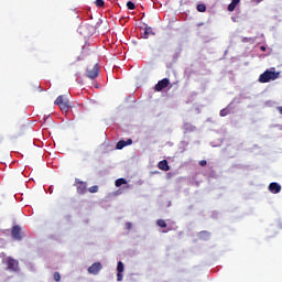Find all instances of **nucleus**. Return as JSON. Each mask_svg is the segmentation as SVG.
<instances>
[{"mask_svg": "<svg viewBox=\"0 0 282 282\" xmlns=\"http://www.w3.org/2000/svg\"><path fill=\"white\" fill-rule=\"evenodd\" d=\"M239 3H241V0H231V3L228 6V12H235V9Z\"/></svg>", "mask_w": 282, "mask_h": 282, "instance_id": "obj_12", "label": "nucleus"}, {"mask_svg": "<svg viewBox=\"0 0 282 282\" xmlns=\"http://www.w3.org/2000/svg\"><path fill=\"white\" fill-rule=\"evenodd\" d=\"M276 110H278L279 113L282 116V106H279V107L276 108Z\"/></svg>", "mask_w": 282, "mask_h": 282, "instance_id": "obj_30", "label": "nucleus"}, {"mask_svg": "<svg viewBox=\"0 0 282 282\" xmlns=\"http://www.w3.org/2000/svg\"><path fill=\"white\" fill-rule=\"evenodd\" d=\"M123 147H127V143H126L124 140H120V141L117 143L116 149H117L118 151H120V150H122Z\"/></svg>", "mask_w": 282, "mask_h": 282, "instance_id": "obj_16", "label": "nucleus"}, {"mask_svg": "<svg viewBox=\"0 0 282 282\" xmlns=\"http://www.w3.org/2000/svg\"><path fill=\"white\" fill-rule=\"evenodd\" d=\"M100 270H102V263L95 262L88 268V274H99Z\"/></svg>", "mask_w": 282, "mask_h": 282, "instance_id": "obj_8", "label": "nucleus"}, {"mask_svg": "<svg viewBox=\"0 0 282 282\" xmlns=\"http://www.w3.org/2000/svg\"><path fill=\"white\" fill-rule=\"evenodd\" d=\"M260 50H261L262 52H265V46H261Z\"/></svg>", "mask_w": 282, "mask_h": 282, "instance_id": "obj_31", "label": "nucleus"}, {"mask_svg": "<svg viewBox=\"0 0 282 282\" xmlns=\"http://www.w3.org/2000/svg\"><path fill=\"white\" fill-rule=\"evenodd\" d=\"M230 113V110L228 108H224L220 110L219 116H221V118H226V116H228Z\"/></svg>", "mask_w": 282, "mask_h": 282, "instance_id": "obj_17", "label": "nucleus"}, {"mask_svg": "<svg viewBox=\"0 0 282 282\" xmlns=\"http://www.w3.org/2000/svg\"><path fill=\"white\" fill-rule=\"evenodd\" d=\"M158 169H160V171H171V166L169 165V161L163 160L160 161L158 164Z\"/></svg>", "mask_w": 282, "mask_h": 282, "instance_id": "obj_11", "label": "nucleus"}, {"mask_svg": "<svg viewBox=\"0 0 282 282\" xmlns=\"http://www.w3.org/2000/svg\"><path fill=\"white\" fill-rule=\"evenodd\" d=\"M131 144H133V140L128 139V140L126 141V147H129V145H131Z\"/></svg>", "mask_w": 282, "mask_h": 282, "instance_id": "obj_26", "label": "nucleus"}, {"mask_svg": "<svg viewBox=\"0 0 282 282\" xmlns=\"http://www.w3.org/2000/svg\"><path fill=\"white\" fill-rule=\"evenodd\" d=\"M98 74H100V68H98V64H96L93 68L87 69L86 76L87 78H90V80H94L95 78H98Z\"/></svg>", "mask_w": 282, "mask_h": 282, "instance_id": "obj_5", "label": "nucleus"}, {"mask_svg": "<svg viewBox=\"0 0 282 282\" xmlns=\"http://www.w3.org/2000/svg\"><path fill=\"white\" fill-rule=\"evenodd\" d=\"M124 184H127V180L126 178H118L115 182V186H117V187H120V186H122Z\"/></svg>", "mask_w": 282, "mask_h": 282, "instance_id": "obj_14", "label": "nucleus"}, {"mask_svg": "<svg viewBox=\"0 0 282 282\" xmlns=\"http://www.w3.org/2000/svg\"><path fill=\"white\" fill-rule=\"evenodd\" d=\"M169 230H171V229H167V230H163V232H169Z\"/></svg>", "mask_w": 282, "mask_h": 282, "instance_id": "obj_33", "label": "nucleus"}, {"mask_svg": "<svg viewBox=\"0 0 282 282\" xmlns=\"http://www.w3.org/2000/svg\"><path fill=\"white\" fill-rule=\"evenodd\" d=\"M131 144H133V140L128 139V140L126 141V147H129V145H131Z\"/></svg>", "mask_w": 282, "mask_h": 282, "instance_id": "obj_27", "label": "nucleus"}, {"mask_svg": "<svg viewBox=\"0 0 282 282\" xmlns=\"http://www.w3.org/2000/svg\"><path fill=\"white\" fill-rule=\"evenodd\" d=\"M53 278H54V281H56V282L61 281V273L55 272V273L53 274Z\"/></svg>", "mask_w": 282, "mask_h": 282, "instance_id": "obj_23", "label": "nucleus"}, {"mask_svg": "<svg viewBox=\"0 0 282 282\" xmlns=\"http://www.w3.org/2000/svg\"><path fill=\"white\" fill-rule=\"evenodd\" d=\"M279 76H280V73L267 69L264 73H262L259 76V83H270V80H276Z\"/></svg>", "mask_w": 282, "mask_h": 282, "instance_id": "obj_1", "label": "nucleus"}, {"mask_svg": "<svg viewBox=\"0 0 282 282\" xmlns=\"http://www.w3.org/2000/svg\"><path fill=\"white\" fill-rule=\"evenodd\" d=\"M156 226H159L160 228H166V220L164 219L156 220Z\"/></svg>", "mask_w": 282, "mask_h": 282, "instance_id": "obj_18", "label": "nucleus"}, {"mask_svg": "<svg viewBox=\"0 0 282 282\" xmlns=\"http://www.w3.org/2000/svg\"><path fill=\"white\" fill-rule=\"evenodd\" d=\"M98 185H94V186H90L89 188H88V192L89 193H98Z\"/></svg>", "mask_w": 282, "mask_h": 282, "instance_id": "obj_22", "label": "nucleus"}, {"mask_svg": "<svg viewBox=\"0 0 282 282\" xmlns=\"http://www.w3.org/2000/svg\"><path fill=\"white\" fill-rule=\"evenodd\" d=\"M169 85H171V80L169 78H163L154 86V91H162L163 89H166Z\"/></svg>", "mask_w": 282, "mask_h": 282, "instance_id": "obj_7", "label": "nucleus"}, {"mask_svg": "<svg viewBox=\"0 0 282 282\" xmlns=\"http://www.w3.org/2000/svg\"><path fill=\"white\" fill-rule=\"evenodd\" d=\"M95 6L96 8H105V0H96Z\"/></svg>", "mask_w": 282, "mask_h": 282, "instance_id": "obj_20", "label": "nucleus"}, {"mask_svg": "<svg viewBox=\"0 0 282 282\" xmlns=\"http://www.w3.org/2000/svg\"><path fill=\"white\" fill-rule=\"evenodd\" d=\"M149 36H155V32L153 31V28L149 26V24H145L142 39H149Z\"/></svg>", "mask_w": 282, "mask_h": 282, "instance_id": "obj_9", "label": "nucleus"}, {"mask_svg": "<svg viewBox=\"0 0 282 282\" xmlns=\"http://www.w3.org/2000/svg\"><path fill=\"white\" fill-rule=\"evenodd\" d=\"M197 12H206V4L200 3L196 7Z\"/></svg>", "mask_w": 282, "mask_h": 282, "instance_id": "obj_19", "label": "nucleus"}, {"mask_svg": "<svg viewBox=\"0 0 282 282\" xmlns=\"http://www.w3.org/2000/svg\"><path fill=\"white\" fill-rule=\"evenodd\" d=\"M200 235H206V237H210V232L208 231H202Z\"/></svg>", "mask_w": 282, "mask_h": 282, "instance_id": "obj_29", "label": "nucleus"}, {"mask_svg": "<svg viewBox=\"0 0 282 282\" xmlns=\"http://www.w3.org/2000/svg\"><path fill=\"white\" fill-rule=\"evenodd\" d=\"M7 270L10 272H19V260H14V258H8Z\"/></svg>", "mask_w": 282, "mask_h": 282, "instance_id": "obj_4", "label": "nucleus"}, {"mask_svg": "<svg viewBox=\"0 0 282 282\" xmlns=\"http://www.w3.org/2000/svg\"><path fill=\"white\" fill-rule=\"evenodd\" d=\"M269 191L270 193H273V195H276V193H281V184L270 183Z\"/></svg>", "mask_w": 282, "mask_h": 282, "instance_id": "obj_10", "label": "nucleus"}, {"mask_svg": "<svg viewBox=\"0 0 282 282\" xmlns=\"http://www.w3.org/2000/svg\"><path fill=\"white\" fill-rule=\"evenodd\" d=\"M127 8H128V10H135V3H133L132 1H128Z\"/></svg>", "mask_w": 282, "mask_h": 282, "instance_id": "obj_21", "label": "nucleus"}, {"mask_svg": "<svg viewBox=\"0 0 282 282\" xmlns=\"http://www.w3.org/2000/svg\"><path fill=\"white\" fill-rule=\"evenodd\" d=\"M75 186L79 195H85L87 193V182H83L78 178L75 180Z\"/></svg>", "mask_w": 282, "mask_h": 282, "instance_id": "obj_6", "label": "nucleus"}, {"mask_svg": "<svg viewBox=\"0 0 282 282\" xmlns=\"http://www.w3.org/2000/svg\"><path fill=\"white\" fill-rule=\"evenodd\" d=\"M11 237L14 239V241H22L23 237H25V234H23L19 225H15L11 230Z\"/></svg>", "mask_w": 282, "mask_h": 282, "instance_id": "obj_3", "label": "nucleus"}, {"mask_svg": "<svg viewBox=\"0 0 282 282\" xmlns=\"http://www.w3.org/2000/svg\"><path fill=\"white\" fill-rule=\"evenodd\" d=\"M122 279H123L122 273L118 272L117 273V281H122Z\"/></svg>", "mask_w": 282, "mask_h": 282, "instance_id": "obj_24", "label": "nucleus"}, {"mask_svg": "<svg viewBox=\"0 0 282 282\" xmlns=\"http://www.w3.org/2000/svg\"><path fill=\"white\" fill-rule=\"evenodd\" d=\"M184 128H185L186 133H191V132L195 131V129H197L195 126H193L191 123H185Z\"/></svg>", "mask_w": 282, "mask_h": 282, "instance_id": "obj_13", "label": "nucleus"}, {"mask_svg": "<svg viewBox=\"0 0 282 282\" xmlns=\"http://www.w3.org/2000/svg\"><path fill=\"white\" fill-rule=\"evenodd\" d=\"M131 226H132L131 223H127V224H126V228H127L128 230H131Z\"/></svg>", "mask_w": 282, "mask_h": 282, "instance_id": "obj_28", "label": "nucleus"}, {"mask_svg": "<svg viewBox=\"0 0 282 282\" xmlns=\"http://www.w3.org/2000/svg\"><path fill=\"white\" fill-rule=\"evenodd\" d=\"M55 105H57V107H59L61 111H63L64 113H67V111H69V99H67L65 95H59L55 100Z\"/></svg>", "mask_w": 282, "mask_h": 282, "instance_id": "obj_2", "label": "nucleus"}, {"mask_svg": "<svg viewBox=\"0 0 282 282\" xmlns=\"http://www.w3.org/2000/svg\"><path fill=\"white\" fill-rule=\"evenodd\" d=\"M257 1V3H261V0H256Z\"/></svg>", "mask_w": 282, "mask_h": 282, "instance_id": "obj_32", "label": "nucleus"}, {"mask_svg": "<svg viewBox=\"0 0 282 282\" xmlns=\"http://www.w3.org/2000/svg\"><path fill=\"white\" fill-rule=\"evenodd\" d=\"M117 272H119V273L124 272V263H122V261H119L117 263Z\"/></svg>", "mask_w": 282, "mask_h": 282, "instance_id": "obj_15", "label": "nucleus"}, {"mask_svg": "<svg viewBox=\"0 0 282 282\" xmlns=\"http://www.w3.org/2000/svg\"><path fill=\"white\" fill-rule=\"evenodd\" d=\"M207 164H208V162L206 160L199 161V165L200 166H206Z\"/></svg>", "mask_w": 282, "mask_h": 282, "instance_id": "obj_25", "label": "nucleus"}, {"mask_svg": "<svg viewBox=\"0 0 282 282\" xmlns=\"http://www.w3.org/2000/svg\"><path fill=\"white\" fill-rule=\"evenodd\" d=\"M37 88L41 89V85H37Z\"/></svg>", "mask_w": 282, "mask_h": 282, "instance_id": "obj_34", "label": "nucleus"}]
</instances>
